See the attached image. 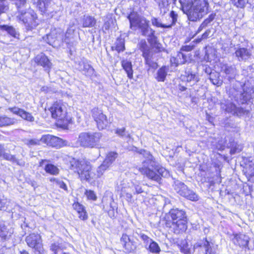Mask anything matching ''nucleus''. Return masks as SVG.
<instances>
[{
  "mask_svg": "<svg viewBox=\"0 0 254 254\" xmlns=\"http://www.w3.org/2000/svg\"><path fill=\"white\" fill-rule=\"evenodd\" d=\"M58 37H55L53 32L47 34L46 37H44V40L49 45L54 46L56 45V42Z\"/></svg>",
  "mask_w": 254,
  "mask_h": 254,
  "instance_id": "nucleus-45",
  "label": "nucleus"
},
{
  "mask_svg": "<svg viewBox=\"0 0 254 254\" xmlns=\"http://www.w3.org/2000/svg\"><path fill=\"white\" fill-rule=\"evenodd\" d=\"M115 133L117 134L118 135L126 138H129L130 135L126 131V128L125 127H122L121 128H117L116 130Z\"/></svg>",
  "mask_w": 254,
  "mask_h": 254,
  "instance_id": "nucleus-49",
  "label": "nucleus"
},
{
  "mask_svg": "<svg viewBox=\"0 0 254 254\" xmlns=\"http://www.w3.org/2000/svg\"><path fill=\"white\" fill-rule=\"evenodd\" d=\"M91 115L99 130L105 129L111 123L106 115L103 114L102 110L98 108H94L91 110Z\"/></svg>",
  "mask_w": 254,
  "mask_h": 254,
  "instance_id": "nucleus-9",
  "label": "nucleus"
},
{
  "mask_svg": "<svg viewBox=\"0 0 254 254\" xmlns=\"http://www.w3.org/2000/svg\"><path fill=\"white\" fill-rule=\"evenodd\" d=\"M151 169L153 170L155 173L158 174L159 176V180L157 182H159L161 180L160 176L162 177H166L168 175V172L167 170H166L164 168L162 167H159L156 165V162H155V166L153 168H151Z\"/></svg>",
  "mask_w": 254,
  "mask_h": 254,
  "instance_id": "nucleus-35",
  "label": "nucleus"
},
{
  "mask_svg": "<svg viewBox=\"0 0 254 254\" xmlns=\"http://www.w3.org/2000/svg\"><path fill=\"white\" fill-rule=\"evenodd\" d=\"M40 140L47 145L57 148L68 145V142L66 140L50 134L43 135Z\"/></svg>",
  "mask_w": 254,
  "mask_h": 254,
  "instance_id": "nucleus-12",
  "label": "nucleus"
},
{
  "mask_svg": "<svg viewBox=\"0 0 254 254\" xmlns=\"http://www.w3.org/2000/svg\"><path fill=\"white\" fill-rule=\"evenodd\" d=\"M62 250L61 247L59 243H53L50 246V250L52 251L54 254H58L59 251Z\"/></svg>",
  "mask_w": 254,
  "mask_h": 254,
  "instance_id": "nucleus-54",
  "label": "nucleus"
},
{
  "mask_svg": "<svg viewBox=\"0 0 254 254\" xmlns=\"http://www.w3.org/2000/svg\"><path fill=\"white\" fill-rule=\"evenodd\" d=\"M25 241L27 245L33 249L35 254H46L39 235L35 233L31 234L26 237Z\"/></svg>",
  "mask_w": 254,
  "mask_h": 254,
  "instance_id": "nucleus-8",
  "label": "nucleus"
},
{
  "mask_svg": "<svg viewBox=\"0 0 254 254\" xmlns=\"http://www.w3.org/2000/svg\"><path fill=\"white\" fill-rule=\"evenodd\" d=\"M243 149V146L241 144H238L235 143L233 145L231 150L230 153L231 154H234L236 153L240 152Z\"/></svg>",
  "mask_w": 254,
  "mask_h": 254,
  "instance_id": "nucleus-52",
  "label": "nucleus"
},
{
  "mask_svg": "<svg viewBox=\"0 0 254 254\" xmlns=\"http://www.w3.org/2000/svg\"><path fill=\"white\" fill-rule=\"evenodd\" d=\"M168 71V67L163 66L159 68L156 73L155 79L158 82H164L166 79Z\"/></svg>",
  "mask_w": 254,
  "mask_h": 254,
  "instance_id": "nucleus-29",
  "label": "nucleus"
},
{
  "mask_svg": "<svg viewBox=\"0 0 254 254\" xmlns=\"http://www.w3.org/2000/svg\"><path fill=\"white\" fill-rule=\"evenodd\" d=\"M73 39V36H70V35H67V36H65V38L63 39V41L65 42L67 44H69L70 43L71 40Z\"/></svg>",
  "mask_w": 254,
  "mask_h": 254,
  "instance_id": "nucleus-64",
  "label": "nucleus"
},
{
  "mask_svg": "<svg viewBox=\"0 0 254 254\" xmlns=\"http://www.w3.org/2000/svg\"><path fill=\"white\" fill-rule=\"evenodd\" d=\"M165 225L175 233L179 234L187 228V219L186 213L178 208L171 209L165 216Z\"/></svg>",
  "mask_w": 254,
  "mask_h": 254,
  "instance_id": "nucleus-4",
  "label": "nucleus"
},
{
  "mask_svg": "<svg viewBox=\"0 0 254 254\" xmlns=\"http://www.w3.org/2000/svg\"><path fill=\"white\" fill-rule=\"evenodd\" d=\"M52 0H38L37 2V7L39 10L43 12H46L49 4Z\"/></svg>",
  "mask_w": 254,
  "mask_h": 254,
  "instance_id": "nucleus-41",
  "label": "nucleus"
},
{
  "mask_svg": "<svg viewBox=\"0 0 254 254\" xmlns=\"http://www.w3.org/2000/svg\"><path fill=\"white\" fill-rule=\"evenodd\" d=\"M120 242L127 253H134L136 251V243L127 234H123Z\"/></svg>",
  "mask_w": 254,
  "mask_h": 254,
  "instance_id": "nucleus-13",
  "label": "nucleus"
},
{
  "mask_svg": "<svg viewBox=\"0 0 254 254\" xmlns=\"http://www.w3.org/2000/svg\"><path fill=\"white\" fill-rule=\"evenodd\" d=\"M49 110L53 118L64 121L66 118L67 112L65 106L61 101L55 102L50 108Z\"/></svg>",
  "mask_w": 254,
  "mask_h": 254,
  "instance_id": "nucleus-11",
  "label": "nucleus"
},
{
  "mask_svg": "<svg viewBox=\"0 0 254 254\" xmlns=\"http://www.w3.org/2000/svg\"><path fill=\"white\" fill-rule=\"evenodd\" d=\"M122 66L123 69L126 71L127 77L130 79L132 78L133 70L131 62L127 60H123L122 61Z\"/></svg>",
  "mask_w": 254,
  "mask_h": 254,
  "instance_id": "nucleus-30",
  "label": "nucleus"
},
{
  "mask_svg": "<svg viewBox=\"0 0 254 254\" xmlns=\"http://www.w3.org/2000/svg\"><path fill=\"white\" fill-rule=\"evenodd\" d=\"M73 207L78 214V217L80 219L84 220L87 219L88 215L82 205L78 202H75L73 204Z\"/></svg>",
  "mask_w": 254,
  "mask_h": 254,
  "instance_id": "nucleus-24",
  "label": "nucleus"
},
{
  "mask_svg": "<svg viewBox=\"0 0 254 254\" xmlns=\"http://www.w3.org/2000/svg\"><path fill=\"white\" fill-rule=\"evenodd\" d=\"M85 194L88 199L92 200H96L97 199V196L94 191L91 190H86Z\"/></svg>",
  "mask_w": 254,
  "mask_h": 254,
  "instance_id": "nucleus-57",
  "label": "nucleus"
},
{
  "mask_svg": "<svg viewBox=\"0 0 254 254\" xmlns=\"http://www.w3.org/2000/svg\"><path fill=\"white\" fill-rule=\"evenodd\" d=\"M127 18L129 21L130 28L133 30L138 29L142 35L151 28L149 20L136 12L130 13Z\"/></svg>",
  "mask_w": 254,
  "mask_h": 254,
  "instance_id": "nucleus-7",
  "label": "nucleus"
},
{
  "mask_svg": "<svg viewBox=\"0 0 254 254\" xmlns=\"http://www.w3.org/2000/svg\"><path fill=\"white\" fill-rule=\"evenodd\" d=\"M126 187L125 186H123L122 187V191L123 192L125 193L126 200L128 202H131L132 200V193L130 192L129 191L126 190Z\"/></svg>",
  "mask_w": 254,
  "mask_h": 254,
  "instance_id": "nucleus-56",
  "label": "nucleus"
},
{
  "mask_svg": "<svg viewBox=\"0 0 254 254\" xmlns=\"http://www.w3.org/2000/svg\"><path fill=\"white\" fill-rule=\"evenodd\" d=\"M235 54L239 61H246L251 57L252 52L247 48H240L236 50Z\"/></svg>",
  "mask_w": 254,
  "mask_h": 254,
  "instance_id": "nucleus-18",
  "label": "nucleus"
},
{
  "mask_svg": "<svg viewBox=\"0 0 254 254\" xmlns=\"http://www.w3.org/2000/svg\"><path fill=\"white\" fill-rule=\"evenodd\" d=\"M35 62L40 65L42 66L45 70L49 73L52 67V63L47 56L43 54L37 55L35 58Z\"/></svg>",
  "mask_w": 254,
  "mask_h": 254,
  "instance_id": "nucleus-17",
  "label": "nucleus"
},
{
  "mask_svg": "<svg viewBox=\"0 0 254 254\" xmlns=\"http://www.w3.org/2000/svg\"><path fill=\"white\" fill-rule=\"evenodd\" d=\"M247 2V0H231L232 4L238 8H244Z\"/></svg>",
  "mask_w": 254,
  "mask_h": 254,
  "instance_id": "nucleus-48",
  "label": "nucleus"
},
{
  "mask_svg": "<svg viewBox=\"0 0 254 254\" xmlns=\"http://www.w3.org/2000/svg\"><path fill=\"white\" fill-rule=\"evenodd\" d=\"M118 156V154L117 152H110L107 155L106 158L103 161L105 163L107 164L109 166H110Z\"/></svg>",
  "mask_w": 254,
  "mask_h": 254,
  "instance_id": "nucleus-40",
  "label": "nucleus"
},
{
  "mask_svg": "<svg viewBox=\"0 0 254 254\" xmlns=\"http://www.w3.org/2000/svg\"><path fill=\"white\" fill-rule=\"evenodd\" d=\"M237 243L241 247H247L249 242V238L244 234H240L236 237Z\"/></svg>",
  "mask_w": 254,
  "mask_h": 254,
  "instance_id": "nucleus-32",
  "label": "nucleus"
},
{
  "mask_svg": "<svg viewBox=\"0 0 254 254\" xmlns=\"http://www.w3.org/2000/svg\"><path fill=\"white\" fill-rule=\"evenodd\" d=\"M190 54H186L181 51L178 52L176 57L171 59V62L172 64H174L176 66L180 64H185L190 59Z\"/></svg>",
  "mask_w": 254,
  "mask_h": 254,
  "instance_id": "nucleus-19",
  "label": "nucleus"
},
{
  "mask_svg": "<svg viewBox=\"0 0 254 254\" xmlns=\"http://www.w3.org/2000/svg\"><path fill=\"white\" fill-rule=\"evenodd\" d=\"M174 189L178 193L188 199L191 201L198 200V195L193 191L190 190L184 183L179 181L175 182Z\"/></svg>",
  "mask_w": 254,
  "mask_h": 254,
  "instance_id": "nucleus-10",
  "label": "nucleus"
},
{
  "mask_svg": "<svg viewBox=\"0 0 254 254\" xmlns=\"http://www.w3.org/2000/svg\"><path fill=\"white\" fill-rule=\"evenodd\" d=\"M193 45H192V46H190V45L184 46L181 48L180 51L182 52H190V51H191L193 49Z\"/></svg>",
  "mask_w": 254,
  "mask_h": 254,
  "instance_id": "nucleus-61",
  "label": "nucleus"
},
{
  "mask_svg": "<svg viewBox=\"0 0 254 254\" xmlns=\"http://www.w3.org/2000/svg\"><path fill=\"white\" fill-rule=\"evenodd\" d=\"M148 250L152 253L158 254L161 251V249L158 244L155 241L151 240L149 243Z\"/></svg>",
  "mask_w": 254,
  "mask_h": 254,
  "instance_id": "nucleus-44",
  "label": "nucleus"
},
{
  "mask_svg": "<svg viewBox=\"0 0 254 254\" xmlns=\"http://www.w3.org/2000/svg\"><path fill=\"white\" fill-rule=\"evenodd\" d=\"M155 31L151 28L148 31L146 32L142 36L147 37L148 41L152 45L155 46L157 45V48H159V44H157V38L155 35Z\"/></svg>",
  "mask_w": 254,
  "mask_h": 254,
  "instance_id": "nucleus-25",
  "label": "nucleus"
},
{
  "mask_svg": "<svg viewBox=\"0 0 254 254\" xmlns=\"http://www.w3.org/2000/svg\"><path fill=\"white\" fill-rule=\"evenodd\" d=\"M112 49L113 50H116L119 53L124 51L125 49L124 39L118 38L115 43V46H112Z\"/></svg>",
  "mask_w": 254,
  "mask_h": 254,
  "instance_id": "nucleus-37",
  "label": "nucleus"
},
{
  "mask_svg": "<svg viewBox=\"0 0 254 254\" xmlns=\"http://www.w3.org/2000/svg\"><path fill=\"white\" fill-rule=\"evenodd\" d=\"M133 151L141 155L145 160L142 162V167H139V171L152 180L158 181L159 176L155 172L151 169L155 166V159L150 152L145 149H139L135 147Z\"/></svg>",
  "mask_w": 254,
  "mask_h": 254,
  "instance_id": "nucleus-5",
  "label": "nucleus"
},
{
  "mask_svg": "<svg viewBox=\"0 0 254 254\" xmlns=\"http://www.w3.org/2000/svg\"><path fill=\"white\" fill-rule=\"evenodd\" d=\"M0 30L6 31L8 34L14 37H16L17 35L15 28L11 26H8L7 25H0Z\"/></svg>",
  "mask_w": 254,
  "mask_h": 254,
  "instance_id": "nucleus-43",
  "label": "nucleus"
},
{
  "mask_svg": "<svg viewBox=\"0 0 254 254\" xmlns=\"http://www.w3.org/2000/svg\"><path fill=\"white\" fill-rule=\"evenodd\" d=\"M1 157L5 160L10 161L12 162H14L17 164H19L18 161L16 159L15 156L8 153H6L4 152Z\"/></svg>",
  "mask_w": 254,
  "mask_h": 254,
  "instance_id": "nucleus-50",
  "label": "nucleus"
},
{
  "mask_svg": "<svg viewBox=\"0 0 254 254\" xmlns=\"http://www.w3.org/2000/svg\"><path fill=\"white\" fill-rule=\"evenodd\" d=\"M221 108L227 113L233 114L236 105L228 100H222L220 103Z\"/></svg>",
  "mask_w": 254,
  "mask_h": 254,
  "instance_id": "nucleus-27",
  "label": "nucleus"
},
{
  "mask_svg": "<svg viewBox=\"0 0 254 254\" xmlns=\"http://www.w3.org/2000/svg\"><path fill=\"white\" fill-rule=\"evenodd\" d=\"M101 137L100 132H81L79 134L74 146L93 148L98 145Z\"/></svg>",
  "mask_w": 254,
  "mask_h": 254,
  "instance_id": "nucleus-6",
  "label": "nucleus"
},
{
  "mask_svg": "<svg viewBox=\"0 0 254 254\" xmlns=\"http://www.w3.org/2000/svg\"><path fill=\"white\" fill-rule=\"evenodd\" d=\"M208 2L207 0H198L195 4L194 7L195 10H197L202 16L207 13L208 10Z\"/></svg>",
  "mask_w": 254,
  "mask_h": 254,
  "instance_id": "nucleus-23",
  "label": "nucleus"
},
{
  "mask_svg": "<svg viewBox=\"0 0 254 254\" xmlns=\"http://www.w3.org/2000/svg\"><path fill=\"white\" fill-rule=\"evenodd\" d=\"M183 81L189 83L190 86L196 84L199 80L198 76L192 72L190 68H187L181 76Z\"/></svg>",
  "mask_w": 254,
  "mask_h": 254,
  "instance_id": "nucleus-14",
  "label": "nucleus"
},
{
  "mask_svg": "<svg viewBox=\"0 0 254 254\" xmlns=\"http://www.w3.org/2000/svg\"><path fill=\"white\" fill-rule=\"evenodd\" d=\"M17 9L15 13L17 20L23 24L27 31H31L38 25L37 16L26 0H12Z\"/></svg>",
  "mask_w": 254,
  "mask_h": 254,
  "instance_id": "nucleus-2",
  "label": "nucleus"
},
{
  "mask_svg": "<svg viewBox=\"0 0 254 254\" xmlns=\"http://www.w3.org/2000/svg\"><path fill=\"white\" fill-rule=\"evenodd\" d=\"M16 120L6 116H0V127L11 126L15 124Z\"/></svg>",
  "mask_w": 254,
  "mask_h": 254,
  "instance_id": "nucleus-33",
  "label": "nucleus"
},
{
  "mask_svg": "<svg viewBox=\"0 0 254 254\" xmlns=\"http://www.w3.org/2000/svg\"><path fill=\"white\" fill-rule=\"evenodd\" d=\"M229 97L240 104H244L254 97V88L249 82L235 81L229 91Z\"/></svg>",
  "mask_w": 254,
  "mask_h": 254,
  "instance_id": "nucleus-3",
  "label": "nucleus"
},
{
  "mask_svg": "<svg viewBox=\"0 0 254 254\" xmlns=\"http://www.w3.org/2000/svg\"><path fill=\"white\" fill-rule=\"evenodd\" d=\"M44 170L46 173L53 175H57L60 172L58 167L52 164H47L44 167Z\"/></svg>",
  "mask_w": 254,
  "mask_h": 254,
  "instance_id": "nucleus-39",
  "label": "nucleus"
},
{
  "mask_svg": "<svg viewBox=\"0 0 254 254\" xmlns=\"http://www.w3.org/2000/svg\"><path fill=\"white\" fill-rule=\"evenodd\" d=\"M194 249L198 248H203L205 250V254H217L216 253L213 251L210 246L209 242L206 239L201 240L196 243L193 246Z\"/></svg>",
  "mask_w": 254,
  "mask_h": 254,
  "instance_id": "nucleus-22",
  "label": "nucleus"
},
{
  "mask_svg": "<svg viewBox=\"0 0 254 254\" xmlns=\"http://www.w3.org/2000/svg\"><path fill=\"white\" fill-rule=\"evenodd\" d=\"M132 188H133L132 191L134 190L133 192V194H139L143 191L141 186L138 183H133L132 185Z\"/></svg>",
  "mask_w": 254,
  "mask_h": 254,
  "instance_id": "nucleus-53",
  "label": "nucleus"
},
{
  "mask_svg": "<svg viewBox=\"0 0 254 254\" xmlns=\"http://www.w3.org/2000/svg\"><path fill=\"white\" fill-rule=\"evenodd\" d=\"M112 22L113 21L112 19L105 21L104 24L103 28L106 30H108L110 28L111 23H112Z\"/></svg>",
  "mask_w": 254,
  "mask_h": 254,
  "instance_id": "nucleus-63",
  "label": "nucleus"
},
{
  "mask_svg": "<svg viewBox=\"0 0 254 254\" xmlns=\"http://www.w3.org/2000/svg\"><path fill=\"white\" fill-rule=\"evenodd\" d=\"M198 0H180V3L184 10L190 9L194 7Z\"/></svg>",
  "mask_w": 254,
  "mask_h": 254,
  "instance_id": "nucleus-38",
  "label": "nucleus"
},
{
  "mask_svg": "<svg viewBox=\"0 0 254 254\" xmlns=\"http://www.w3.org/2000/svg\"><path fill=\"white\" fill-rule=\"evenodd\" d=\"M109 167L103 161L97 168L96 173H94L91 171L92 166L89 162L85 160H75L74 158L70 161L69 165V168L77 173L81 181L88 182L101 178Z\"/></svg>",
  "mask_w": 254,
  "mask_h": 254,
  "instance_id": "nucleus-1",
  "label": "nucleus"
},
{
  "mask_svg": "<svg viewBox=\"0 0 254 254\" xmlns=\"http://www.w3.org/2000/svg\"><path fill=\"white\" fill-rule=\"evenodd\" d=\"M181 252L184 254H191L190 250L188 246H183L181 248Z\"/></svg>",
  "mask_w": 254,
  "mask_h": 254,
  "instance_id": "nucleus-62",
  "label": "nucleus"
},
{
  "mask_svg": "<svg viewBox=\"0 0 254 254\" xmlns=\"http://www.w3.org/2000/svg\"><path fill=\"white\" fill-rule=\"evenodd\" d=\"M143 58L145 59L146 64H147L150 67L153 68H157V64L156 63L152 61L150 54H149V55H147V56L144 57Z\"/></svg>",
  "mask_w": 254,
  "mask_h": 254,
  "instance_id": "nucleus-46",
  "label": "nucleus"
},
{
  "mask_svg": "<svg viewBox=\"0 0 254 254\" xmlns=\"http://www.w3.org/2000/svg\"><path fill=\"white\" fill-rule=\"evenodd\" d=\"M83 27H93L96 24L95 18L90 15H84L81 19Z\"/></svg>",
  "mask_w": 254,
  "mask_h": 254,
  "instance_id": "nucleus-26",
  "label": "nucleus"
},
{
  "mask_svg": "<svg viewBox=\"0 0 254 254\" xmlns=\"http://www.w3.org/2000/svg\"><path fill=\"white\" fill-rule=\"evenodd\" d=\"M249 112L241 107H237L236 106V109L234 111L233 114L236 115L238 116H242L244 115H247Z\"/></svg>",
  "mask_w": 254,
  "mask_h": 254,
  "instance_id": "nucleus-51",
  "label": "nucleus"
},
{
  "mask_svg": "<svg viewBox=\"0 0 254 254\" xmlns=\"http://www.w3.org/2000/svg\"><path fill=\"white\" fill-rule=\"evenodd\" d=\"M8 9V6L5 2V0H0V15L5 13Z\"/></svg>",
  "mask_w": 254,
  "mask_h": 254,
  "instance_id": "nucleus-58",
  "label": "nucleus"
},
{
  "mask_svg": "<svg viewBox=\"0 0 254 254\" xmlns=\"http://www.w3.org/2000/svg\"><path fill=\"white\" fill-rule=\"evenodd\" d=\"M247 173L250 177V179L254 182V164L249 165Z\"/></svg>",
  "mask_w": 254,
  "mask_h": 254,
  "instance_id": "nucleus-55",
  "label": "nucleus"
},
{
  "mask_svg": "<svg viewBox=\"0 0 254 254\" xmlns=\"http://www.w3.org/2000/svg\"><path fill=\"white\" fill-rule=\"evenodd\" d=\"M139 49L142 52V56L144 57L147 56L150 54L149 51V47L145 41H141L138 43Z\"/></svg>",
  "mask_w": 254,
  "mask_h": 254,
  "instance_id": "nucleus-42",
  "label": "nucleus"
},
{
  "mask_svg": "<svg viewBox=\"0 0 254 254\" xmlns=\"http://www.w3.org/2000/svg\"><path fill=\"white\" fill-rule=\"evenodd\" d=\"M41 141L36 138L26 139L25 140V144L29 147L39 145Z\"/></svg>",
  "mask_w": 254,
  "mask_h": 254,
  "instance_id": "nucleus-47",
  "label": "nucleus"
},
{
  "mask_svg": "<svg viewBox=\"0 0 254 254\" xmlns=\"http://www.w3.org/2000/svg\"><path fill=\"white\" fill-rule=\"evenodd\" d=\"M57 185L61 189L67 191V187L66 185L62 180L57 181Z\"/></svg>",
  "mask_w": 254,
  "mask_h": 254,
  "instance_id": "nucleus-60",
  "label": "nucleus"
},
{
  "mask_svg": "<svg viewBox=\"0 0 254 254\" xmlns=\"http://www.w3.org/2000/svg\"><path fill=\"white\" fill-rule=\"evenodd\" d=\"M13 231L8 229L4 223L0 221V242H4L9 239Z\"/></svg>",
  "mask_w": 254,
  "mask_h": 254,
  "instance_id": "nucleus-21",
  "label": "nucleus"
},
{
  "mask_svg": "<svg viewBox=\"0 0 254 254\" xmlns=\"http://www.w3.org/2000/svg\"><path fill=\"white\" fill-rule=\"evenodd\" d=\"M222 70L226 74L229 75V78H233L236 74V68L235 66L224 65L222 67Z\"/></svg>",
  "mask_w": 254,
  "mask_h": 254,
  "instance_id": "nucleus-34",
  "label": "nucleus"
},
{
  "mask_svg": "<svg viewBox=\"0 0 254 254\" xmlns=\"http://www.w3.org/2000/svg\"><path fill=\"white\" fill-rule=\"evenodd\" d=\"M169 15L170 17L171 18V23L170 24L168 25L162 24L159 22L157 18L153 17L151 20L152 25L155 26L157 27L164 28H171L173 26L176 24L177 21L178 14L175 11L172 10L170 12Z\"/></svg>",
  "mask_w": 254,
  "mask_h": 254,
  "instance_id": "nucleus-15",
  "label": "nucleus"
},
{
  "mask_svg": "<svg viewBox=\"0 0 254 254\" xmlns=\"http://www.w3.org/2000/svg\"><path fill=\"white\" fill-rule=\"evenodd\" d=\"M209 79L213 84L218 86L222 84V81L220 79L219 74L216 72H211L209 75Z\"/></svg>",
  "mask_w": 254,
  "mask_h": 254,
  "instance_id": "nucleus-36",
  "label": "nucleus"
},
{
  "mask_svg": "<svg viewBox=\"0 0 254 254\" xmlns=\"http://www.w3.org/2000/svg\"><path fill=\"white\" fill-rule=\"evenodd\" d=\"M186 11H187L189 19L190 21H195L198 19L201 18L202 17V14H200L197 10H195V7L194 6L191 7L190 9H188Z\"/></svg>",
  "mask_w": 254,
  "mask_h": 254,
  "instance_id": "nucleus-28",
  "label": "nucleus"
},
{
  "mask_svg": "<svg viewBox=\"0 0 254 254\" xmlns=\"http://www.w3.org/2000/svg\"><path fill=\"white\" fill-rule=\"evenodd\" d=\"M158 4L160 11V13L164 15L168 10L169 1L168 0H154Z\"/></svg>",
  "mask_w": 254,
  "mask_h": 254,
  "instance_id": "nucleus-31",
  "label": "nucleus"
},
{
  "mask_svg": "<svg viewBox=\"0 0 254 254\" xmlns=\"http://www.w3.org/2000/svg\"><path fill=\"white\" fill-rule=\"evenodd\" d=\"M8 110L13 114L19 116L25 120L31 122L34 121V117L30 113L23 109L14 107L9 108Z\"/></svg>",
  "mask_w": 254,
  "mask_h": 254,
  "instance_id": "nucleus-16",
  "label": "nucleus"
},
{
  "mask_svg": "<svg viewBox=\"0 0 254 254\" xmlns=\"http://www.w3.org/2000/svg\"><path fill=\"white\" fill-rule=\"evenodd\" d=\"M139 237L140 239L145 243L146 245L149 244L151 240H152L151 238H150L148 236L145 235L143 233H140L139 234Z\"/></svg>",
  "mask_w": 254,
  "mask_h": 254,
  "instance_id": "nucleus-59",
  "label": "nucleus"
},
{
  "mask_svg": "<svg viewBox=\"0 0 254 254\" xmlns=\"http://www.w3.org/2000/svg\"><path fill=\"white\" fill-rule=\"evenodd\" d=\"M79 70L88 77H90L94 73V69L86 61H84L79 64Z\"/></svg>",
  "mask_w": 254,
  "mask_h": 254,
  "instance_id": "nucleus-20",
  "label": "nucleus"
}]
</instances>
